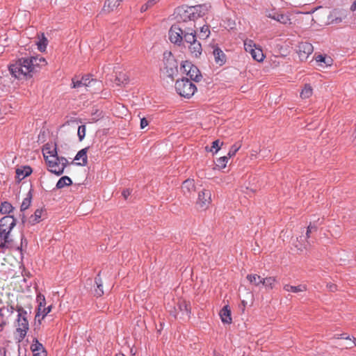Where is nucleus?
<instances>
[{"label": "nucleus", "mask_w": 356, "mask_h": 356, "mask_svg": "<svg viewBox=\"0 0 356 356\" xmlns=\"http://www.w3.org/2000/svg\"><path fill=\"white\" fill-rule=\"evenodd\" d=\"M175 90L180 96L190 98L195 94L197 88L191 80L187 78H183L176 81Z\"/></svg>", "instance_id": "obj_5"}, {"label": "nucleus", "mask_w": 356, "mask_h": 356, "mask_svg": "<svg viewBox=\"0 0 356 356\" xmlns=\"http://www.w3.org/2000/svg\"><path fill=\"white\" fill-rule=\"evenodd\" d=\"M181 69L183 70L184 72L190 77V79L196 82H199L202 79V74L198 68L193 65L189 61H184L181 64Z\"/></svg>", "instance_id": "obj_10"}, {"label": "nucleus", "mask_w": 356, "mask_h": 356, "mask_svg": "<svg viewBox=\"0 0 356 356\" xmlns=\"http://www.w3.org/2000/svg\"><path fill=\"white\" fill-rule=\"evenodd\" d=\"M181 191L184 196L190 197L195 191L194 179H188L185 180L181 185Z\"/></svg>", "instance_id": "obj_17"}, {"label": "nucleus", "mask_w": 356, "mask_h": 356, "mask_svg": "<svg viewBox=\"0 0 356 356\" xmlns=\"http://www.w3.org/2000/svg\"><path fill=\"white\" fill-rule=\"evenodd\" d=\"M30 348L33 352V356H47L44 347L39 342L37 338L33 339Z\"/></svg>", "instance_id": "obj_18"}, {"label": "nucleus", "mask_w": 356, "mask_h": 356, "mask_svg": "<svg viewBox=\"0 0 356 356\" xmlns=\"http://www.w3.org/2000/svg\"><path fill=\"white\" fill-rule=\"evenodd\" d=\"M29 58H21L10 63L8 70L16 79H23L33 76L31 65Z\"/></svg>", "instance_id": "obj_3"}, {"label": "nucleus", "mask_w": 356, "mask_h": 356, "mask_svg": "<svg viewBox=\"0 0 356 356\" xmlns=\"http://www.w3.org/2000/svg\"><path fill=\"white\" fill-rule=\"evenodd\" d=\"M42 156H58L57 146L55 143H48L42 149Z\"/></svg>", "instance_id": "obj_24"}, {"label": "nucleus", "mask_w": 356, "mask_h": 356, "mask_svg": "<svg viewBox=\"0 0 356 356\" xmlns=\"http://www.w3.org/2000/svg\"><path fill=\"white\" fill-rule=\"evenodd\" d=\"M210 34L209 26L204 25L200 29V38L202 39H207Z\"/></svg>", "instance_id": "obj_36"}, {"label": "nucleus", "mask_w": 356, "mask_h": 356, "mask_svg": "<svg viewBox=\"0 0 356 356\" xmlns=\"http://www.w3.org/2000/svg\"><path fill=\"white\" fill-rule=\"evenodd\" d=\"M211 203V193L210 191L203 189L198 193L196 206L199 209L206 210Z\"/></svg>", "instance_id": "obj_11"}, {"label": "nucleus", "mask_w": 356, "mask_h": 356, "mask_svg": "<svg viewBox=\"0 0 356 356\" xmlns=\"http://www.w3.org/2000/svg\"><path fill=\"white\" fill-rule=\"evenodd\" d=\"M229 159L230 157H216V159L212 161L213 169L221 170L226 168L229 163Z\"/></svg>", "instance_id": "obj_20"}, {"label": "nucleus", "mask_w": 356, "mask_h": 356, "mask_svg": "<svg viewBox=\"0 0 356 356\" xmlns=\"http://www.w3.org/2000/svg\"><path fill=\"white\" fill-rule=\"evenodd\" d=\"M163 72L164 74L171 79H173L175 76L177 75L178 72L177 63L173 57L170 56L165 60Z\"/></svg>", "instance_id": "obj_14"}, {"label": "nucleus", "mask_w": 356, "mask_h": 356, "mask_svg": "<svg viewBox=\"0 0 356 356\" xmlns=\"http://www.w3.org/2000/svg\"><path fill=\"white\" fill-rule=\"evenodd\" d=\"M115 356H125V355L122 353H118V354H116Z\"/></svg>", "instance_id": "obj_54"}, {"label": "nucleus", "mask_w": 356, "mask_h": 356, "mask_svg": "<svg viewBox=\"0 0 356 356\" xmlns=\"http://www.w3.org/2000/svg\"><path fill=\"white\" fill-rule=\"evenodd\" d=\"M316 62L318 63H325L326 65H328V63H327L326 61V58L325 56H323V55H318L316 57Z\"/></svg>", "instance_id": "obj_41"}, {"label": "nucleus", "mask_w": 356, "mask_h": 356, "mask_svg": "<svg viewBox=\"0 0 356 356\" xmlns=\"http://www.w3.org/2000/svg\"><path fill=\"white\" fill-rule=\"evenodd\" d=\"M86 128L85 125H81L78 128L77 134L80 140H82L86 136Z\"/></svg>", "instance_id": "obj_40"}, {"label": "nucleus", "mask_w": 356, "mask_h": 356, "mask_svg": "<svg viewBox=\"0 0 356 356\" xmlns=\"http://www.w3.org/2000/svg\"><path fill=\"white\" fill-rule=\"evenodd\" d=\"M122 195L124 197V199H127L128 197L131 195V191L129 189L124 190L122 192Z\"/></svg>", "instance_id": "obj_48"}, {"label": "nucleus", "mask_w": 356, "mask_h": 356, "mask_svg": "<svg viewBox=\"0 0 356 356\" xmlns=\"http://www.w3.org/2000/svg\"><path fill=\"white\" fill-rule=\"evenodd\" d=\"M148 125V121L146 118H143L140 120V128L144 129Z\"/></svg>", "instance_id": "obj_43"}, {"label": "nucleus", "mask_w": 356, "mask_h": 356, "mask_svg": "<svg viewBox=\"0 0 356 356\" xmlns=\"http://www.w3.org/2000/svg\"><path fill=\"white\" fill-rule=\"evenodd\" d=\"M160 0H148L149 5H151L152 6L156 4Z\"/></svg>", "instance_id": "obj_51"}, {"label": "nucleus", "mask_w": 356, "mask_h": 356, "mask_svg": "<svg viewBox=\"0 0 356 356\" xmlns=\"http://www.w3.org/2000/svg\"><path fill=\"white\" fill-rule=\"evenodd\" d=\"M29 59L31 61L32 73L47 64L45 58L41 56L29 57Z\"/></svg>", "instance_id": "obj_19"}, {"label": "nucleus", "mask_w": 356, "mask_h": 356, "mask_svg": "<svg viewBox=\"0 0 356 356\" xmlns=\"http://www.w3.org/2000/svg\"><path fill=\"white\" fill-rule=\"evenodd\" d=\"M37 302L38 303V312L35 317L40 318L41 319H44V318L51 311L52 306L49 305L46 307V300L44 295L39 293L37 296Z\"/></svg>", "instance_id": "obj_12"}, {"label": "nucleus", "mask_w": 356, "mask_h": 356, "mask_svg": "<svg viewBox=\"0 0 356 356\" xmlns=\"http://www.w3.org/2000/svg\"><path fill=\"white\" fill-rule=\"evenodd\" d=\"M327 286L330 289L331 291H334L337 289V286L333 284H327Z\"/></svg>", "instance_id": "obj_50"}, {"label": "nucleus", "mask_w": 356, "mask_h": 356, "mask_svg": "<svg viewBox=\"0 0 356 356\" xmlns=\"http://www.w3.org/2000/svg\"><path fill=\"white\" fill-rule=\"evenodd\" d=\"M38 49L42 52V51H44L46 48H47V38L44 36V35L42 34V38L38 42Z\"/></svg>", "instance_id": "obj_37"}, {"label": "nucleus", "mask_w": 356, "mask_h": 356, "mask_svg": "<svg viewBox=\"0 0 356 356\" xmlns=\"http://www.w3.org/2000/svg\"><path fill=\"white\" fill-rule=\"evenodd\" d=\"M209 8L210 6L207 4L179 7L175 12L176 24H194L195 19L203 17L208 13Z\"/></svg>", "instance_id": "obj_2"}, {"label": "nucleus", "mask_w": 356, "mask_h": 356, "mask_svg": "<svg viewBox=\"0 0 356 356\" xmlns=\"http://www.w3.org/2000/svg\"><path fill=\"white\" fill-rule=\"evenodd\" d=\"M72 184V179L67 177L64 176L59 179L56 184V188L61 189L65 186H70Z\"/></svg>", "instance_id": "obj_30"}, {"label": "nucleus", "mask_w": 356, "mask_h": 356, "mask_svg": "<svg viewBox=\"0 0 356 356\" xmlns=\"http://www.w3.org/2000/svg\"><path fill=\"white\" fill-rule=\"evenodd\" d=\"M350 10L352 11L356 10V0L353 2V3L350 6Z\"/></svg>", "instance_id": "obj_52"}, {"label": "nucleus", "mask_w": 356, "mask_h": 356, "mask_svg": "<svg viewBox=\"0 0 356 356\" xmlns=\"http://www.w3.org/2000/svg\"><path fill=\"white\" fill-rule=\"evenodd\" d=\"M178 310L175 309V312H170V314L175 318L179 317L184 319L185 318L189 319L191 314V307L189 302L185 300H180L177 302Z\"/></svg>", "instance_id": "obj_9"}, {"label": "nucleus", "mask_w": 356, "mask_h": 356, "mask_svg": "<svg viewBox=\"0 0 356 356\" xmlns=\"http://www.w3.org/2000/svg\"><path fill=\"white\" fill-rule=\"evenodd\" d=\"M215 356H223V355H222L220 354H215Z\"/></svg>", "instance_id": "obj_55"}, {"label": "nucleus", "mask_w": 356, "mask_h": 356, "mask_svg": "<svg viewBox=\"0 0 356 356\" xmlns=\"http://www.w3.org/2000/svg\"><path fill=\"white\" fill-rule=\"evenodd\" d=\"M95 283L97 288L95 289V296L97 297H101L104 294L102 280L99 277V275L95 278Z\"/></svg>", "instance_id": "obj_31"}, {"label": "nucleus", "mask_w": 356, "mask_h": 356, "mask_svg": "<svg viewBox=\"0 0 356 356\" xmlns=\"http://www.w3.org/2000/svg\"><path fill=\"white\" fill-rule=\"evenodd\" d=\"M16 225V220L12 216H6L0 220V249L7 248V243L11 241L10 232Z\"/></svg>", "instance_id": "obj_4"}, {"label": "nucleus", "mask_w": 356, "mask_h": 356, "mask_svg": "<svg viewBox=\"0 0 356 356\" xmlns=\"http://www.w3.org/2000/svg\"><path fill=\"white\" fill-rule=\"evenodd\" d=\"M117 80H118L119 82H120V83H124V82H126V81L128 80V78H127V75H126L125 74H122V80H120V78L117 77Z\"/></svg>", "instance_id": "obj_49"}, {"label": "nucleus", "mask_w": 356, "mask_h": 356, "mask_svg": "<svg viewBox=\"0 0 356 356\" xmlns=\"http://www.w3.org/2000/svg\"><path fill=\"white\" fill-rule=\"evenodd\" d=\"M223 143L220 141V140H216L212 143L211 147L208 150V147H206V149L207 152H211L212 154H216L219 149H220V147L222 145Z\"/></svg>", "instance_id": "obj_33"}, {"label": "nucleus", "mask_w": 356, "mask_h": 356, "mask_svg": "<svg viewBox=\"0 0 356 356\" xmlns=\"http://www.w3.org/2000/svg\"><path fill=\"white\" fill-rule=\"evenodd\" d=\"M41 215H42V211L38 210V209L36 210L34 213L35 220L38 221V220L41 218Z\"/></svg>", "instance_id": "obj_45"}, {"label": "nucleus", "mask_w": 356, "mask_h": 356, "mask_svg": "<svg viewBox=\"0 0 356 356\" xmlns=\"http://www.w3.org/2000/svg\"><path fill=\"white\" fill-rule=\"evenodd\" d=\"M152 7L151 5H149V2L147 1L146 3L143 4L140 8V11L142 13L145 12L147 9Z\"/></svg>", "instance_id": "obj_44"}, {"label": "nucleus", "mask_w": 356, "mask_h": 356, "mask_svg": "<svg viewBox=\"0 0 356 356\" xmlns=\"http://www.w3.org/2000/svg\"><path fill=\"white\" fill-rule=\"evenodd\" d=\"M31 197L28 196L26 198H24L22 201V203L20 207L21 211H25L31 205Z\"/></svg>", "instance_id": "obj_39"}, {"label": "nucleus", "mask_w": 356, "mask_h": 356, "mask_svg": "<svg viewBox=\"0 0 356 356\" xmlns=\"http://www.w3.org/2000/svg\"><path fill=\"white\" fill-rule=\"evenodd\" d=\"M266 16L284 25L291 24V19L287 14L275 10H266Z\"/></svg>", "instance_id": "obj_13"}, {"label": "nucleus", "mask_w": 356, "mask_h": 356, "mask_svg": "<svg viewBox=\"0 0 356 356\" xmlns=\"http://www.w3.org/2000/svg\"><path fill=\"white\" fill-rule=\"evenodd\" d=\"M88 157H74L72 163L74 165H86Z\"/></svg>", "instance_id": "obj_35"}, {"label": "nucleus", "mask_w": 356, "mask_h": 356, "mask_svg": "<svg viewBox=\"0 0 356 356\" xmlns=\"http://www.w3.org/2000/svg\"><path fill=\"white\" fill-rule=\"evenodd\" d=\"M32 173V169L29 165L19 167L16 169V178L19 181L29 176Z\"/></svg>", "instance_id": "obj_21"}, {"label": "nucleus", "mask_w": 356, "mask_h": 356, "mask_svg": "<svg viewBox=\"0 0 356 356\" xmlns=\"http://www.w3.org/2000/svg\"><path fill=\"white\" fill-rule=\"evenodd\" d=\"M88 147L82 149L76 154V156H85L88 152Z\"/></svg>", "instance_id": "obj_46"}, {"label": "nucleus", "mask_w": 356, "mask_h": 356, "mask_svg": "<svg viewBox=\"0 0 356 356\" xmlns=\"http://www.w3.org/2000/svg\"><path fill=\"white\" fill-rule=\"evenodd\" d=\"M283 288H284V289L286 291L293 292V293H300V292H304V291H306L307 290V287L306 284H299L298 286H292V285H290V284H284Z\"/></svg>", "instance_id": "obj_28"}, {"label": "nucleus", "mask_w": 356, "mask_h": 356, "mask_svg": "<svg viewBox=\"0 0 356 356\" xmlns=\"http://www.w3.org/2000/svg\"><path fill=\"white\" fill-rule=\"evenodd\" d=\"M6 324V322L4 321L3 315L0 314V327H1L0 330H2L3 326Z\"/></svg>", "instance_id": "obj_47"}, {"label": "nucleus", "mask_w": 356, "mask_h": 356, "mask_svg": "<svg viewBox=\"0 0 356 356\" xmlns=\"http://www.w3.org/2000/svg\"><path fill=\"white\" fill-rule=\"evenodd\" d=\"M93 79H90L89 76H83L81 80L72 79V87L73 88H78L82 86L88 87L91 82H93Z\"/></svg>", "instance_id": "obj_25"}, {"label": "nucleus", "mask_w": 356, "mask_h": 356, "mask_svg": "<svg viewBox=\"0 0 356 356\" xmlns=\"http://www.w3.org/2000/svg\"><path fill=\"white\" fill-rule=\"evenodd\" d=\"M347 17V11L343 9L333 10L329 16V19L331 23L339 24L341 23Z\"/></svg>", "instance_id": "obj_16"}, {"label": "nucleus", "mask_w": 356, "mask_h": 356, "mask_svg": "<svg viewBox=\"0 0 356 356\" xmlns=\"http://www.w3.org/2000/svg\"><path fill=\"white\" fill-rule=\"evenodd\" d=\"M213 54L216 64L221 66L225 63L226 56L218 47H214Z\"/></svg>", "instance_id": "obj_23"}, {"label": "nucleus", "mask_w": 356, "mask_h": 356, "mask_svg": "<svg viewBox=\"0 0 356 356\" xmlns=\"http://www.w3.org/2000/svg\"><path fill=\"white\" fill-rule=\"evenodd\" d=\"M220 316L223 323L230 324L232 321L231 311L227 305L223 307L220 312Z\"/></svg>", "instance_id": "obj_26"}, {"label": "nucleus", "mask_w": 356, "mask_h": 356, "mask_svg": "<svg viewBox=\"0 0 356 356\" xmlns=\"http://www.w3.org/2000/svg\"><path fill=\"white\" fill-rule=\"evenodd\" d=\"M49 170L57 175H61L67 163L65 157H44Z\"/></svg>", "instance_id": "obj_7"}, {"label": "nucleus", "mask_w": 356, "mask_h": 356, "mask_svg": "<svg viewBox=\"0 0 356 356\" xmlns=\"http://www.w3.org/2000/svg\"><path fill=\"white\" fill-rule=\"evenodd\" d=\"M241 147V145L240 143H236L235 144H234L229 149V150L227 153V156H235V154L239 150Z\"/></svg>", "instance_id": "obj_38"}, {"label": "nucleus", "mask_w": 356, "mask_h": 356, "mask_svg": "<svg viewBox=\"0 0 356 356\" xmlns=\"http://www.w3.org/2000/svg\"><path fill=\"white\" fill-rule=\"evenodd\" d=\"M278 281L275 277H266L263 280L262 285L266 290H273L276 287Z\"/></svg>", "instance_id": "obj_27"}, {"label": "nucleus", "mask_w": 356, "mask_h": 356, "mask_svg": "<svg viewBox=\"0 0 356 356\" xmlns=\"http://www.w3.org/2000/svg\"><path fill=\"white\" fill-rule=\"evenodd\" d=\"M195 24L190 23L173 24L168 32L169 40L171 42L181 45L183 43L188 44L191 54L195 57L199 56L202 51L200 42L197 40Z\"/></svg>", "instance_id": "obj_1"}, {"label": "nucleus", "mask_w": 356, "mask_h": 356, "mask_svg": "<svg viewBox=\"0 0 356 356\" xmlns=\"http://www.w3.org/2000/svg\"><path fill=\"white\" fill-rule=\"evenodd\" d=\"M353 136L354 139L356 140V129L355 130V131H354V133L353 134Z\"/></svg>", "instance_id": "obj_53"}, {"label": "nucleus", "mask_w": 356, "mask_h": 356, "mask_svg": "<svg viewBox=\"0 0 356 356\" xmlns=\"http://www.w3.org/2000/svg\"><path fill=\"white\" fill-rule=\"evenodd\" d=\"M246 279L250 284L255 286H259L263 284L264 278L257 274H249L246 276Z\"/></svg>", "instance_id": "obj_29"}, {"label": "nucleus", "mask_w": 356, "mask_h": 356, "mask_svg": "<svg viewBox=\"0 0 356 356\" xmlns=\"http://www.w3.org/2000/svg\"><path fill=\"white\" fill-rule=\"evenodd\" d=\"M18 312L17 332L18 333V341L21 342L26 335L29 330V322L26 318V312L22 307H17Z\"/></svg>", "instance_id": "obj_6"}, {"label": "nucleus", "mask_w": 356, "mask_h": 356, "mask_svg": "<svg viewBox=\"0 0 356 356\" xmlns=\"http://www.w3.org/2000/svg\"><path fill=\"white\" fill-rule=\"evenodd\" d=\"M313 94V88L309 84H305L303 89L300 92V97L302 99H307L312 97Z\"/></svg>", "instance_id": "obj_32"}, {"label": "nucleus", "mask_w": 356, "mask_h": 356, "mask_svg": "<svg viewBox=\"0 0 356 356\" xmlns=\"http://www.w3.org/2000/svg\"><path fill=\"white\" fill-rule=\"evenodd\" d=\"M13 209V207L8 202H3L0 206V213L1 214L10 213Z\"/></svg>", "instance_id": "obj_34"}, {"label": "nucleus", "mask_w": 356, "mask_h": 356, "mask_svg": "<svg viewBox=\"0 0 356 356\" xmlns=\"http://www.w3.org/2000/svg\"><path fill=\"white\" fill-rule=\"evenodd\" d=\"M244 49L246 52L250 54L252 58L258 62H261L264 59V55L262 49L256 45L252 40H245L244 41Z\"/></svg>", "instance_id": "obj_8"}, {"label": "nucleus", "mask_w": 356, "mask_h": 356, "mask_svg": "<svg viewBox=\"0 0 356 356\" xmlns=\"http://www.w3.org/2000/svg\"><path fill=\"white\" fill-rule=\"evenodd\" d=\"M122 0H106L102 8V12L109 13L116 9L121 3Z\"/></svg>", "instance_id": "obj_22"}, {"label": "nucleus", "mask_w": 356, "mask_h": 356, "mask_svg": "<svg viewBox=\"0 0 356 356\" xmlns=\"http://www.w3.org/2000/svg\"><path fill=\"white\" fill-rule=\"evenodd\" d=\"M312 230H316V227L312 226L311 225L307 227V232H306V236L307 238L310 237V233Z\"/></svg>", "instance_id": "obj_42"}, {"label": "nucleus", "mask_w": 356, "mask_h": 356, "mask_svg": "<svg viewBox=\"0 0 356 356\" xmlns=\"http://www.w3.org/2000/svg\"><path fill=\"white\" fill-rule=\"evenodd\" d=\"M314 47L312 44L307 42H301L297 47V53L300 60L303 61L307 59L309 56L312 54Z\"/></svg>", "instance_id": "obj_15"}]
</instances>
